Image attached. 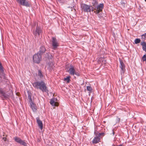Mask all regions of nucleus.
<instances>
[{
    "mask_svg": "<svg viewBox=\"0 0 146 146\" xmlns=\"http://www.w3.org/2000/svg\"><path fill=\"white\" fill-rule=\"evenodd\" d=\"M92 3V5L94 7L97 5L98 2L96 0H93Z\"/></svg>",
    "mask_w": 146,
    "mask_h": 146,
    "instance_id": "6ab92c4d",
    "label": "nucleus"
},
{
    "mask_svg": "<svg viewBox=\"0 0 146 146\" xmlns=\"http://www.w3.org/2000/svg\"><path fill=\"white\" fill-rule=\"evenodd\" d=\"M87 90L89 91L90 92H91L92 90V88L91 86H88L86 87Z\"/></svg>",
    "mask_w": 146,
    "mask_h": 146,
    "instance_id": "412c9836",
    "label": "nucleus"
},
{
    "mask_svg": "<svg viewBox=\"0 0 146 146\" xmlns=\"http://www.w3.org/2000/svg\"><path fill=\"white\" fill-rule=\"evenodd\" d=\"M33 85L35 88L40 89L43 92L48 91L46 84L43 81H36L33 84Z\"/></svg>",
    "mask_w": 146,
    "mask_h": 146,
    "instance_id": "f03ea898",
    "label": "nucleus"
},
{
    "mask_svg": "<svg viewBox=\"0 0 146 146\" xmlns=\"http://www.w3.org/2000/svg\"><path fill=\"white\" fill-rule=\"evenodd\" d=\"M116 146H122V145H117Z\"/></svg>",
    "mask_w": 146,
    "mask_h": 146,
    "instance_id": "c756f323",
    "label": "nucleus"
},
{
    "mask_svg": "<svg viewBox=\"0 0 146 146\" xmlns=\"http://www.w3.org/2000/svg\"><path fill=\"white\" fill-rule=\"evenodd\" d=\"M141 39L144 40L146 39V33L141 35Z\"/></svg>",
    "mask_w": 146,
    "mask_h": 146,
    "instance_id": "aec40b11",
    "label": "nucleus"
},
{
    "mask_svg": "<svg viewBox=\"0 0 146 146\" xmlns=\"http://www.w3.org/2000/svg\"><path fill=\"white\" fill-rule=\"evenodd\" d=\"M119 67L121 69V73L123 74L125 71V66L123 62L121 60H120V65Z\"/></svg>",
    "mask_w": 146,
    "mask_h": 146,
    "instance_id": "9b49d317",
    "label": "nucleus"
},
{
    "mask_svg": "<svg viewBox=\"0 0 146 146\" xmlns=\"http://www.w3.org/2000/svg\"><path fill=\"white\" fill-rule=\"evenodd\" d=\"M38 75L40 78H42L43 77V74H42L41 71L39 70L38 71Z\"/></svg>",
    "mask_w": 146,
    "mask_h": 146,
    "instance_id": "a211bd4d",
    "label": "nucleus"
},
{
    "mask_svg": "<svg viewBox=\"0 0 146 146\" xmlns=\"http://www.w3.org/2000/svg\"><path fill=\"white\" fill-rule=\"evenodd\" d=\"M118 119H119V121H120V119L119 118H118Z\"/></svg>",
    "mask_w": 146,
    "mask_h": 146,
    "instance_id": "7c9ffc66",
    "label": "nucleus"
},
{
    "mask_svg": "<svg viewBox=\"0 0 146 146\" xmlns=\"http://www.w3.org/2000/svg\"><path fill=\"white\" fill-rule=\"evenodd\" d=\"M96 134H97L100 137V136L102 135L103 136H104V133H96Z\"/></svg>",
    "mask_w": 146,
    "mask_h": 146,
    "instance_id": "a878e982",
    "label": "nucleus"
},
{
    "mask_svg": "<svg viewBox=\"0 0 146 146\" xmlns=\"http://www.w3.org/2000/svg\"><path fill=\"white\" fill-rule=\"evenodd\" d=\"M60 1H61V0H59Z\"/></svg>",
    "mask_w": 146,
    "mask_h": 146,
    "instance_id": "72a5a7b5",
    "label": "nucleus"
},
{
    "mask_svg": "<svg viewBox=\"0 0 146 146\" xmlns=\"http://www.w3.org/2000/svg\"><path fill=\"white\" fill-rule=\"evenodd\" d=\"M68 72L71 75H75L77 76H80L79 72L78 71H76L74 67L72 66H70V68L68 71Z\"/></svg>",
    "mask_w": 146,
    "mask_h": 146,
    "instance_id": "20e7f679",
    "label": "nucleus"
},
{
    "mask_svg": "<svg viewBox=\"0 0 146 146\" xmlns=\"http://www.w3.org/2000/svg\"><path fill=\"white\" fill-rule=\"evenodd\" d=\"M41 55L38 53L36 54H35L33 56V61L36 63H39L41 61Z\"/></svg>",
    "mask_w": 146,
    "mask_h": 146,
    "instance_id": "39448f33",
    "label": "nucleus"
},
{
    "mask_svg": "<svg viewBox=\"0 0 146 146\" xmlns=\"http://www.w3.org/2000/svg\"><path fill=\"white\" fill-rule=\"evenodd\" d=\"M0 94H1L2 96L5 98H7L6 94L4 92L2 89L0 88Z\"/></svg>",
    "mask_w": 146,
    "mask_h": 146,
    "instance_id": "dca6fc26",
    "label": "nucleus"
},
{
    "mask_svg": "<svg viewBox=\"0 0 146 146\" xmlns=\"http://www.w3.org/2000/svg\"><path fill=\"white\" fill-rule=\"evenodd\" d=\"M52 46L54 49L56 48L59 46L57 40L55 38L52 37Z\"/></svg>",
    "mask_w": 146,
    "mask_h": 146,
    "instance_id": "9d476101",
    "label": "nucleus"
},
{
    "mask_svg": "<svg viewBox=\"0 0 146 146\" xmlns=\"http://www.w3.org/2000/svg\"><path fill=\"white\" fill-rule=\"evenodd\" d=\"M142 59L143 62L146 61V54L143 56Z\"/></svg>",
    "mask_w": 146,
    "mask_h": 146,
    "instance_id": "b1692460",
    "label": "nucleus"
},
{
    "mask_svg": "<svg viewBox=\"0 0 146 146\" xmlns=\"http://www.w3.org/2000/svg\"><path fill=\"white\" fill-rule=\"evenodd\" d=\"M145 2H146V0H145Z\"/></svg>",
    "mask_w": 146,
    "mask_h": 146,
    "instance_id": "473e14b6",
    "label": "nucleus"
},
{
    "mask_svg": "<svg viewBox=\"0 0 146 146\" xmlns=\"http://www.w3.org/2000/svg\"><path fill=\"white\" fill-rule=\"evenodd\" d=\"M17 2L20 5L29 7V4L26 0H17Z\"/></svg>",
    "mask_w": 146,
    "mask_h": 146,
    "instance_id": "423d86ee",
    "label": "nucleus"
},
{
    "mask_svg": "<svg viewBox=\"0 0 146 146\" xmlns=\"http://www.w3.org/2000/svg\"><path fill=\"white\" fill-rule=\"evenodd\" d=\"M70 76H68L66 78H64V80L67 83H69L70 80Z\"/></svg>",
    "mask_w": 146,
    "mask_h": 146,
    "instance_id": "f3484780",
    "label": "nucleus"
},
{
    "mask_svg": "<svg viewBox=\"0 0 146 146\" xmlns=\"http://www.w3.org/2000/svg\"><path fill=\"white\" fill-rule=\"evenodd\" d=\"M81 7L82 10L86 12H90L91 11H93L94 10L95 11L94 12L96 14H98L102 11L104 7V4L103 3L100 4L97 6L96 8H94L92 6L88 5L85 4H82L81 5Z\"/></svg>",
    "mask_w": 146,
    "mask_h": 146,
    "instance_id": "f257e3e1",
    "label": "nucleus"
},
{
    "mask_svg": "<svg viewBox=\"0 0 146 146\" xmlns=\"http://www.w3.org/2000/svg\"><path fill=\"white\" fill-rule=\"evenodd\" d=\"M141 42V40L140 39L137 38L135 40V42L136 44L139 43Z\"/></svg>",
    "mask_w": 146,
    "mask_h": 146,
    "instance_id": "4be33fe9",
    "label": "nucleus"
},
{
    "mask_svg": "<svg viewBox=\"0 0 146 146\" xmlns=\"http://www.w3.org/2000/svg\"><path fill=\"white\" fill-rule=\"evenodd\" d=\"M102 60V58H100L98 60V63H100L101 62V61Z\"/></svg>",
    "mask_w": 146,
    "mask_h": 146,
    "instance_id": "bb28decb",
    "label": "nucleus"
},
{
    "mask_svg": "<svg viewBox=\"0 0 146 146\" xmlns=\"http://www.w3.org/2000/svg\"><path fill=\"white\" fill-rule=\"evenodd\" d=\"M30 107L34 112L36 111V106L35 104L33 103L32 102L30 103Z\"/></svg>",
    "mask_w": 146,
    "mask_h": 146,
    "instance_id": "4468645a",
    "label": "nucleus"
},
{
    "mask_svg": "<svg viewBox=\"0 0 146 146\" xmlns=\"http://www.w3.org/2000/svg\"><path fill=\"white\" fill-rule=\"evenodd\" d=\"M100 137L97 134H95V136L92 141V143L93 144H96L101 141Z\"/></svg>",
    "mask_w": 146,
    "mask_h": 146,
    "instance_id": "0eeeda50",
    "label": "nucleus"
},
{
    "mask_svg": "<svg viewBox=\"0 0 146 146\" xmlns=\"http://www.w3.org/2000/svg\"><path fill=\"white\" fill-rule=\"evenodd\" d=\"M14 139L15 141L24 146L26 145V143L24 141H22L20 138L18 137H15Z\"/></svg>",
    "mask_w": 146,
    "mask_h": 146,
    "instance_id": "1a4fd4ad",
    "label": "nucleus"
},
{
    "mask_svg": "<svg viewBox=\"0 0 146 146\" xmlns=\"http://www.w3.org/2000/svg\"><path fill=\"white\" fill-rule=\"evenodd\" d=\"M50 103L52 106H58L59 105V103L57 101V100L55 98L52 99Z\"/></svg>",
    "mask_w": 146,
    "mask_h": 146,
    "instance_id": "6e6552de",
    "label": "nucleus"
},
{
    "mask_svg": "<svg viewBox=\"0 0 146 146\" xmlns=\"http://www.w3.org/2000/svg\"><path fill=\"white\" fill-rule=\"evenodd\" d=\"M54 65L53 64V63H52L51 66L52 67V66H53Z\"/></svg>",
    "mask_w": 146,
    "mask_h": 146,
    "instance_id": "c85d7f7f",
    "label": "nucleus"
},
{
    "mask_svg": "<svg viewBox=\"0 0 146 146\" xmlns=\"http://www.w3.org/2000/svg\"><path fill=\"white\" fill-rule=\"evenodd\" d=\"M46 50V49L45 46H41L39 49V50L38 53L40 55H42L44 53Z\"/></svg>",
    "mask_w": 146,
    "mask_h": 146,
    "instance_id": "f8f14e48",
    "label": "nucleus"
},
{
    "mask_svg": "<svg viewBox=\"0 0 146 146\" xmlns=\"http://www.w3.org/2000/svg\"><path fill=\"white\" fill-rule=\"evenodd\" d=\"M32 28L33 29V34L35 38L36 37L39 36L40 34L42 32L40 26H39L37 23L35 22L32 25Z\"/></svg>",
    "mask_w": 146,
    "mask_h": 146,
    "instance_id": "7ed1b4c3",
    "label": "nucleus"
},
{
    "mask_svg": "<svg viewBox=\"0 0 146 146\" xmlns=\"http://www.w3.org/2000/svg\"><path fill=\"white\" fill-rule=\"evenodd\" d=\"M17 94V95H18V94H17L18 93H17V94Z\"/></svg>",
    "mask_w": 146,
    "mask_h": 146,
    "instance_id": "2f4dec72",
    "label": "nucleus"
},
{
    "mask_svg": "<svg viewBox=\"0 0 146 146\" xmlns=\"http://www.w3.org/2000/svg\"><path fill=\"white\" fill-rule=\"evenodd\" d=\"M121 4L123 6V7H124L126 3L124 0H122L121 2Z\"/></svg>",
    "mask_w": 146,
    "mask_h": 146,
    "instance_id": "5701e85b",
    "label": "nucleus"
},
{
    "mask_svg": "<svg viewBox=\"0 0 146 146\" xmlns=\"http://www.w3.org/2000/svg\"><path fill=\"white\" fill-rule=\"evenodd\" d=\"M141 45L142 46V48L144 51L146 52V43L143 41L141 42Z\"/></svg>",
    "mask_w": 146,
    "mask_h": 146,
    "instance_id": "2eb2a0df",
    "label": "nucleus"
},
{
    "mask_svg": "<svg viewBox=\"0 0 146 146\" xmlns=\"http://www.w3.org/2000/svg\"><path fill=\"white\" fill-rule=\"evenodd\" d=\"M36 122L38 123V126L41 130H42L43 129V124L42 123L39 117L36 118Z\"/></svg>",
    "mask_w": 146,
    "mask_h": 146,
    "instance_id": "ddd939ff",
    "label": "nucleus"
},
{
    "mask_svg": "<svg viewBox=\"0 0 146 146\" xmlns=\"http://www.w3.org/2000/svg\"><path fill=\"white\" fill-rule=\"evenodd\" d=\"M28 98L29 100V102L30 103L31 102H32L31 96L29 93L28 94Z\"/></svg>",
    "mask_w": 146,
    "mask_h": 146,
    "instance_id": "393cba45",
    "label": "nucleus"
},
{
    "mask_svg": "<svg viewBox=\"0 0 146 146\" xmlns=\"http://www.w3.org/2000/svg\"><path fill=\"white\" fill-rule=\"evenodd\" d=\"M11 89H12L11 90V91H12V92L13 90V87L11 85L10 86V90H11Z\"/></svg>",
    "mask_w": 146,
    "mask_h": 146,
    "instance_id": "cd10ccee",
    "label": "nucleus"
}]
</instances>
